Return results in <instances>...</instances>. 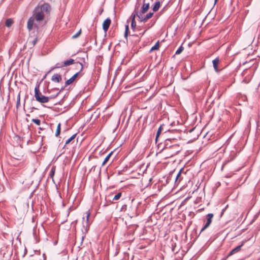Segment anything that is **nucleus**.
Here are the masks:
<instances>
[{
  "mask_svg": "<svg viewBox=\"0 0 260 260\" xmlns=\"http://www.w3.org/2000/svg\"><path fill=\"white\" fill-rule=\"evenodd\" d=\"M50 11V7L47 3L43 4H39L35 8L33 12V15L31 17L27 22V28L29 30L32 28L34 25L36 26V24L34 23L35 20L37 22L42 21L46 14H48Z\"/></svg>",
  "mask_w": 260,
  "mask_h": 260,
  "instance_id": "obj_1",
  "label": "nucleus"
},
{
  "mask_svg": "<svg viewBox=\"0 0 260 260\" xmlns=\"http://www.w3.org/2000/svg\"><path fill=\"white\" fill-rule=\"evenodd\" d=\"M35 96L37 101L41 103H46L49 101V98L43 95L39 92V87H36L35 89Z\"/></svg>",
  "mask_w": 260,
  "mask_h": 260,
  "instance_id": "obj_2",
  "label": "nucleus"
},
{
  "mask_svg": "<svg viewBox=\"0 0 260 260\" xmlns=\"http://www.w3.org/2000/svg\"><path fill=\"white\" fill-rule=\"evenodd\" d=\"M242 76L244 77L242 82L247 84L249 82L252 78V72L250 70H245L243 72Z\"/></svg>",
  "mask_w": 260,
  "mask_h": 260,
  "instance_id": "obj_3",
  "label": "nucleus"
},
{
  "mask_svg": "<svg viewBox=\"0 0 260 260\" xmlns=\"http://www.w3.org/2000/svg\"><path fill=\"white\" fill-rule=\"evenodd\" d=\"M213 217V214L212 213H209L207 215V221L206 223L204 226V227L202 229L201 232L204 231L206 229H207L211 224L212 220V218Z\"/></svg>",
  "mask_w": 260,
  "mask_h": 260,
  "instance_id": "obj_4",
  "label": "nucleus"
},
{
  "mask_svg": "<svg viewBox=\"0 0 260 260\" xmlns=\"http://www.w3.org/2000/svg\"><path fill=\"white\" fill-rule=\"evenodd\" d=\"M111 20L109 18H107L103 23V28L105 32H106L111 24Z\"/></svg>",
  "mask_w": 260,
  "mask_h": 260,
  "instance_id": "obj_5",
  "label": "nucleus"
},
{
  "mask_svg": "<svg viewBox=\"0 0 260 260\" xmlns=\"http://www.w3.org/2000/svg\"><path fill=\"white\" fill-rule=\"evenodd\" d=\"M86 220H85L84 217H83V227L87 228L89 224L88 220H89V217L90 216V213L89 211H88L86 213Z\"/></svg>",
  "mask_w": 260,
  "mask_h": 260,
  "instance_id": "obj_6",
  "label": "nucleus"
},
{
  "mask_svg": "<svg viewBox=\"0 0 260 260\" xmlns=\"http://www.w3.org/2000/svg\"><path fill=\"white\" fill-rule=\"evenodd\" d=\"M78 74H79V72L76 73L71 78L67 80V81L66 82V85H69L72 84L75 81V80L77 78Z\"/></svg>",
  "mask_w": 260,
  "mask_h": 260,
  "instance_id": "obj_7",
  "label": "nucleus"
},
{
  "mask_svg": "<svg viewBox=\"0 0 260 260\" xmlns=\"http://www.w3.org/2000/svg\"><path fill=\"white\" fill-rule=\"evenodd\" d=\"M153 15V13L150 12L146 15V16L144 17H141L140 16H138L139 18L140 19V20L141 21H145L150 18H151Z\"/></svg>",
  "mask_w": 260,
  "mask_h": 260,
  "instance_id": "obj_8",
  "label": "nucleus"
},
{
  "mask_svg": "<svg viewBox=\"0 0 260 260\" xmlns=\"http://www.w3.org/2000/svg\"><path fill=\"white\" fill-rule=\"evenodd\" d=\"M51 79L54 82L59 83L61 80V77L59 74H54L52 76Z\"/></svg>",
  "mask_w": 260,
  "mask_h": 260,
  "instance_id": "obj_9",
  "label": "nucleus"
},
{
  "mask_svg": "<svg viewBox=\"0 0 260 260\" xmlns=\"http://www.w3.org/2000/svg\"><path fill=\"white\" fill-rule=\"evenodd\" d=\"M243 246V244L241 245L237 246L236 248L233 249L230 253L229 255H232V254L236 253L239 251L241 249V247Z\"/></svg>",
  "mask_w": 260,
  "mask_h": 260,
  "instance_id": "obj_10",
  "label": "nucleus"
},
{
  "mask_svg": "<svg viewBox=\"0 0 260 260\" xmlns=\"http://www.w3.org/2000/svg\"><path fill=\"white\" fill-rule=\"evenodd\" d=\"M219 60L218 58H216L212 61L213 67L216 71H218V64L219 63Z\"/></svg>",
  "mask_w": 260,
  "mask_h": 260,
  "instance_id": "obj_11",
  "label": "nucleus"
},
{
  "mask_svg": "<svg viewBox=\"0 0 260 260\" xmlns=\"http://www.w3.org/2000/svg\"><path fill=\"white\" fill-rule=\"evenodd\" d=\"M74 62V60L73 59H70L68 60L64 61L63 66H68L73 64Z\"/></svg>",
  "mask_w": 260,
  "mask_h": 260,
  "instance_id": "obj_12",
  "label": "nucleus"
},
{
  "mask_svg": "<svg viewBox=\"0 0 260 260\" xmlns=\"http://www.w3.org/2000/svg\"><path fill=\"white\" fill-rule=\"evenodd\" d=\"M149 4H144L143 6H142V12L143 13H145L149 9Z\"/></svg>",
  "mask_w": 260,
  "mask_h": 260,
  "instance_id": "obj_13",
  "label": "nucleus"
},
{
  "mask_svg": "<svg viewBox=\"0 0 260 260\" xmlns=\"http://www.w3.org/2000/svg\"><path fill=\"white\" fill-rule=\"evenodd\" d=\"M160 2H156L153 7V11L154 12L157 11L159 9V7H160Z\"/></svg>",
  "mask_w": 260,
  "mask_h": 260,
  "instance_id": "obj_14",
  "label": "nucleus"
},
{
  "mask_svg": "<svg viewBox=\"0 0 260 260\" xmlns=\"http://www.w3.org/2000/svg\"><path fill=\"white\" fill-rule=\"evenodd\" d=\"M113 152H110L105 158L104 161L102 163V166H104L107 161L109 160L110 157L112 155Z\"/></svg>",
  "mask_w": 260,
  "mask_h": 260,
  "instance_id": "obj_15",
  "label": "nucleus"
},
{
  "mask_svg": "<svg viewBox=\"0 0 260 260\" xmlns=\"http://www.w3.org/2000/svg\"><path fill=\"white\" fill-rule=\"evenodd\" d=\"M159 41H158L150 49V52H152L154 50H157L159 49Z\"/></svg>",
  "mask_w": 260,
  "mask_h": 260,
  "instance_id": "obj_16",
  "label": "nucleus"
},
{
  "mask_svg": "<svg viewBox=\"0 0 260 260\" xmlns=\"http://www.w3.org/2000/svg\"><path fill=\"white\" fill-rule=\"evenodd\" d=\"M132 23H131V27L132 28L134 29L136 26L135 20V15L132 16Z\"/></svg>",
  "mask_w": 260,
  "mask_h": 260,
  "instance_id": "obj_17",
  "label": "nucleus"
},
{
  "mask_svg": "<svg viewBox=\"0 0 260 260\" xmlns=\"http://www.w3.org/2000/svg\"><path fill=\"white\" fill-rule=\"evenodd\" d=\"M76 134H74L72 136H71L70 138H69L66 141V145L69 144L73 139H74L76 137Z\"/></svg>",
  "mask_w": 260,
  "mask_h": 260,
  "instance_id": "obj_18",
  "label": "nucleus"
},
{
  "mask_svg": "<svg viewBox=\"0 0 260 260\" xmlns=\"http://www.w3.org/2000/svg\"><path fill=\"white\" fill-rule=\"evenodd\" d=\"M13 22V20L11 19H8L6 20V25L7 27H10L12 24Z\"/></svg>",
  "mask_w": 260,
  "mask_h": 260,
  "instance_id": "obj_19",
  "label": "nucleus"
},
{
  "mask_svg": "<svg viewBox=\"0 0 260 260\" xmlns=\"http://www.w3.org/2000/svg\"><path fill=\"white\" fill-rule=\"evenodd\" d=\"M60 133V123H58V124L57 125V129L56 131L55 136L56 137H58Z\"/></svg>",
  "mask_w": 260,
  "mask_h": 260,
  "instance_id": "obj_20",
  "label": "nucleus"
},
{
  "mask_svg": "<svg viewBox=\"0 0 260 260\" xmlns=\"http://www.w3.org/2000/svg\"><path fill=\"white\" fill-rule=\"evenodd\" d=\"M81 34V29H80L76 34L72 36L73 39H76L79 37Z\"/></svg>",
  "mask_w": 260,
  "mask_h": 260,
  "instance_id": "obj_21",
  "label": "nucleus"
},
{
  "mask_svg": "<svg viewBox=\"0 0 260 260\" xmlns=\"http://www.w3.org/2000/svg\"><path fill=\"white\" fill-rule=\"evenodd\" d=\"M182 171V169H181V170L179 171V172H178V173L177 174V176H176V182H177V181L180 182V180H181V179H179V178H180V175H181V174Z\"/></svg>",
  "mask_w": 260,
  "mask_h": 260,
  "instance_id": "obj_22",
  "label": "nucleus"
},
{
  "mask_svg": "<svg viewBox=\"0 0 260 260\" xmlns=\"http://www.w3.org/2000/svg\"><path fill=\"white\" fill-rule=\"evenodd\" d=\"M183 50V47L182 46H180L176 51L175 54H180L182 51Z\"/></svg>",
  "mask_w": 260,
  "mask_h": 260,
  "instance_id": "obj_23",
  "label": "nucleus"
},
{
  "mask_svg": "<svg viewBox=\"0 0 260 260\" xmlns=\"http://www.w3.org/2000/svg\"><path fill=\"white\" fill-rule=\"evenodd\" d=\"M32 121L37 125H40L41 124V121L38 119H32Z\"/></svg>",
  "mask_w": 260,
  "mask_h": 260,
  "instance_id": "obj_24",
  "label": "nucleus"
},
{
  "mask_svg": "<svg viewBox=\"0 0 260 260\" xmlns=\"http://www.w3.org/2000/svg\"><path fill=\"white\" fill-rule=\"evenodd\" d=\"M162 131V127L160 126L157 131V134L156 136V141H157L158 137H159L160 134L161 133Z\"/></svg>",
  "mask_w": 260,
  "mask_h": 260,
  "instance_id": "obj_25",
  "label": "nucleus"
},
{
  "mask_svg": "<svg viewBox=\"0 0 260 260\" xmlns=\"http://www.w3.org/2000/svg\"><path fill=\"white\" fill-rule=\"evenodd\" d=\"M121 196V193L120 192H119L118 193H117V194H116L114 198H113V200H118Z\"/></svg>",
  "mask_w": 260,
  "mask_h": 260,
  "instance_id": "obj_26",
  "label": "nucleus"
},
{
  "mask_svg": "<svg viewBox=\"0 0 260 260\" xmlns=\"http://www.w3.org/2000/svg\"><path fill=\"white\" fill-rule=\"evenodd\" d=\"M128 25H126L125 26V36L126 37L128 34Z\"/></svg>",
  "mask_w": 260,
  "mask_h": 260,
  "instance_id": "obj_27",
  "label": "nucleus"
},
{
  "mask_svg": "<svg viewBox=\"0 0 260 260\" xmlns=\"http://www.w3.org/2000/svg\"><path fill=\"white\" fill-rule=\"evenodd\" d=\"M78 64L79 65V66H80V68H81L80 70H82V68H83L82 64L81 63H78Z\"/></svg>",
  "mask_w": 260,
  "mask_h": 260,
  "instance_id": "obj_28",
  "label": "nucleus"
},
{
  "mask_svg": "<svg viewBox=\"0 0 260 260\" xmlns=\"http://www.w3.org/2000/svg\"><path fill=\"white\" fill-rule=\"evenodd\" d=\"M51 173L52 175H53V174H54V169H53V168H52V169H51Z\"/></svg>",
  "mask_w": 260,
  "mask_h": 260,
  "instance_id": "obj_29",
  "label": "nucleus"
},
{
  "mask_svg": "<svg viewBox=\"0 0 260 260\" xmlns=\"http://www.w3.org/2000/svg\"><path fill=\"white\" fill-rule=\"evenodd\" d=\"M179 152V150H177L176 152H174L173 154H172V156L177 154L178 152Z\"/></svg>",
  "mask_w": 260,
  "mask_h": 260,
  "instance_id": "obj_30",
  "label": "nucleus"
},
{
  "mask_svg": "<svg viewBox=\"0 0 260 260\" xmlns=\"http://www.w3.org/2000/svg\"><path fill=\"white\" fill-rule=\"evenodd\" d=\"M37 41V39H35V40H34V41H33V44H34V45H35V44L36 43Z\"/></svg>",
  "mask_w": 260,
  "mask_h": 260,
  "instance_id": "obj_31",
  "label": "nucleus"
},
{
  "mask_svg": "<svg viewBox=\"0 0 260 260\" xmlns=\"http://www.w3.org/2000/svg\"><path fill=\"white\" fill-rule=\"evenodd\" d=\"M174 147H178V146H177V145H176V146H174Z\"/></svg>",
  "mask_w": 260,
  "mask_h": 260,
  "instance_id": "obj_32",
  "label": "nucleus"
},
{
  "mask_svg": "<svg viewBox=\"0 0 260 260\" xmlns=\"http://www.w3.org/2000/svg\"><path fill=\"white\" fill-rule=\"evenodd\" d=\"M258 126H259V129L260 131V125H259Z\"/></svg>",
  "mask_w": 260,
  "mask_h": 260,
  "instance_id": "obj_33",
  "label": "nucleus"
},
{
  "mask_svg": "<svg viewBox=\"0 0 260 260\" xmlns=\"http://www.w3.org/2000/svg\"><path fill=\"white\" fill-rule=\"evenodd\" d=\"M168 141H170V140H167V142Z\"/></svg>",
  "mask_w": 260,
  "mask_h": 260,
  "instance_id": "obj_34",
  "label": "nucleus"
},
{
  "mask_svg": "<svg viewBox=\"0 0 260 260\" xmlns=\"http://www.w3.org/2000/svg\"><path fill=\"white\" fill-rule=\"evenodd\" d=\"M217 1V0H215V2L216 3Z\"/></svg>",
  "mask_w": 260,
  "mask_h": 260,
  "instance_id": "obj_35",
  "label": "nucleus"
}]
</instances>
